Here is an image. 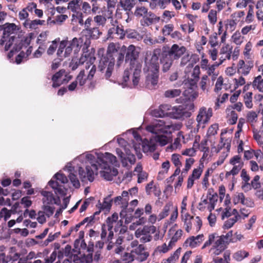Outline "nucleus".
Here are the masks:
<instances>
[{
  "instance_id": "21",
  "label": "nucleus",
  "mask_w": 263,
  "mask_h": 263,
  "mask_svg": "<svg viewBox=\"0 0 263 263\" xmlns=\"http://www.w3.org/2000/svg\"><path fill=\"white\" fill-rule=\"evenodd\" d=\"M253 66L254 63L252 61L245 62L243 60H239L237 65V72L243 76H247Z\"/></svg>"
},
{
  "instance_id": "28",
  "label": "nucleus",
  "mask_w": 263,
  "mask_h": 263,
  "mask_svg": "<svg viewBox=\"0 0 263 263\" xmlns=\"http://www.w3.org/2000/svg\"><path fill=\"white\" fill-rule=\"evenodd\" d=\"M45 24V20L35 19L34 20H26L23 23L24 26L27 29L35 30L39 26H43Z\"/></svg>"
},
{
  "instance_id": "11",
  "label": "nucleus",
  "mask_w": 263,
  "mask_h": 263,
  "mask_svg": "<svg viewBox=\"0 0 263 263\" xmlns=\"http://www.w3.org/2000/svg\"><path fill=\"white\" fill-rule=\"evenodd\" d=\"M156 232V227L154 226H145L143 228H139L135 232L136 238H139L140 241L145 243L152 240L151 234Z\"/></svg>"
},
{
  "instance_id": "16",
  "label": "nucleus",
  "mask_w": 263,
  "mask_h": 263,
  "mask_svg": "<svg viewBox=\"0 0 263 263\" xmlns=\"http://www.w3.org/2000/svg\"><path fill=\"white\" fill-rule=\"evenodd\" d=\"M54 178L55 180L54 181L53 179H51L48 183L49 185L59 194H63V186L60 183L65 184L68 182L66 176L63 174L58 173L54 175Z\"/></svg>"
},
{
  "instance_id": "41",
  "label": "nucleus",
  "mask_w": 263,
  "mask_h": 263,
  "mask_svg": "<svg viewBox=\"0 0 263 263\" xmlns=\"http://www.w3.org/2000/svg\"><path fill=\"white\" fill-rule=\"evenodd\" d=\"M181 90L179 89H168L164 92V96L167 98H174L181 95Z\"/></svg>"
},
{
  "instance_id": "37",
  "label": "nucleus",
  "mask_w": 263,
  "mask_h": 263,
  "mask_svg": "<svg viewBox=\"0 0 263 263\" xmlns=\"http://www.w3.org/2000/svg\"><path fill=\"white\" fill-rule=\"evenodd\" d=\"M86 33L90 38L94 40L99 39L102 34V32L100 31L98 27H93L90 29Z\"/></svg>"
},
{
  "instance_id": "58",
  "label": "nucleus",
  "mask_w": 263,
  "mask_h": 263,
  "mask_svg": "<svg viewBox=\"0 0 263 263\" xmlns=\"http://www.w3.org/2000/svg\"><path fill=\"white\" fill-rule=\"evenodd\" d=\"M237 220H238L236 217L229 218L225 221L223 228L224 229H229L232 227L233 225L237 221Z\"/></svg>"
},
{
  "instance_id": "12",
  "label": "nucleus",
  "mask_w": 263,
  "mask_h": 263,
  "mask_svg": "<svg viewBox=\"0 0 263 263\" xmlns=\"http://www.w3.org/2000/svg\"><path fill=\"white\" fill-rule=\"evenodd\" d=\"M115 59L102 57L100 60L98 68L99 71L104 73L105 78L108 79L114 70Z\"/></svg>"
},
{
  "instance_id": "26",
  "label": "nucleus",
  "mask_w": 263,
  "mask_h": 263,
  "mask_svg": "<svg viewBox=\"0 0 263 263\" xmlns=\"http://www.w3.org/2000/svg\"><path fill=\"white\" fill-rule=\"evenodd\" d=\"M143 214V209L138 208L133 215V228L135 225L138 226L144 224L146 221V218L141 216Z\"/></svg>"
},
{
  "instance_id": "35",
  "label": "nucleus",
  "mask_w": 263,
  "mask_h": 263,
  "mask_svg": "<svg viewBox=\"0 0 263 263\" xmlns=\"http://www.w3.org/2000/svg\"><path fill=\"white\" fill-rule=\"evenodd\" d=\"M173 60L168 58L165 54H163L162 59L161 60V63L163 64L162 70L163 72H166L171 67Z\"/></svg>"
},
{
  "instance_id": "56",
  "label": "nucleus",
  "mask_w": 263,
  "mask_h": 263,
  "mask_svg": "<svg viewBox=\"0 0 263 263\" xmlns=\"http://www.w3.org/2000/svg\"><path fill=\"white\" fill-rule=\"evenodd\" d=\"M147 12V9L144 7H137L134 12V14L138 17L144 16Z\"/></svg>"
},
{
  "instance_id": "34",
  "label": "nucleus",
  "mask_w": 263,
  "mask_h": 263,
  "mask_svg": "<svg viewBox=\"0 0 263 263\" xmlns=\"http://www.w3.org/2000/svg\"><path fill=\"white\" fill-rule=\"evenodd\" d=\"M153 180L149 182L145 186V192L147 195H150L152 192H154V194L156 196H159L161 193L160 190L157 191V186L154 184Z\"/></svg>"
},
{
  "instance_id": "32",
  "label": "nucleus",
  "mask_w": 263,
  "mask_h": 263,
  "mask_svg": "<svg viewBox=\"0 0 263 263\" xmlns=\"http://www.w3.org/2000/svg\"><path fill=\"white\" fill-rule=\"evenodd\" d=\"M119 47L114 43H110L107 47L106 55L104 58H107L108 59H115L114 54L118 51Z\"/></svg>"
},
{
  "instance_id": "5",
  "label": "nucleus",
  "mask_w": 263,
  "mask_h": 263,
  "mask_svg": "<svg viewBox=\"0 0 263 263\" xmlns=\"http://www.w3.org/2000/svg\"><path fill=\"white\" fill-rule=\"evenodd\" d=\"M95 50L93 48H91L90 51H84L81 58L79 60V64L76 63V65L73 66L72 69H76L79 65H82L86 63L85 69L88 70L90 69L88 76V79L91 80L96 71V67L93 64L96 61L95 56Z\"/></svg>"
},
{
  "instance_id": "39",
  "label": "nucleus",
  "mask_w": 263,
  "mask_h": 263,
  "mask_svg": "<svg viewBox=\"0 0 263 263\" xmlns=\"http://www.w3.org/2000/svg\"><path fill=\"white\" fill-rule=\"evenodd\" d=\"M77 82L80 86H83L87 83V82L90 81L85 74V70L84 69L81 70L79 74L77 76Z\"/></svg>"
},
{
  "instance_id": "3",
  "label": "nucleus",
  "mask_w": 263,
  "mask_h": 263,
  "mask_svg": "<svg viewBox=\"0 0 263 263\" xmlns=\"http://www.w3.org/2000/svg\"><path fill=\"white\" fill-rule=\"evenodd\" d=\"M173 127L172 124L169 121L164 120H156V122L152 125H148L146 127L147 131L155 134L154 140L156 143L158 142L160 145L164 146L168 143V138L166 136L160 135V134H167L168 130Z\"/></svg>"
},
{
  "instance_id": "55",
  "label": "nucleus",
  "mask_w": 263,
  "mask_h": 263,
  "mask_svg": "<svg viewBox=\"0 0 263 263\" xmlns=\"http://www.w3.org/2000/svg\"><path fill=\"white\" fill-rule=\"evenodd\" d=\"M216 66H217L216 63H215V64H213L211 66H208V67L205 69L206 70H207V73L209 76L212 75L213 80H214L218 75V73L215 72Z\"/></svg>"
},
{
  "instance_id": "53",
  "label": "nucleus",
  "mask_w": 263,
  "mask_h": 263,
  "mask_svg": "<svg viewBox=\"0 0 263 263\" xmlns=\"http://www.w3.org/2000/svg\"><path fill=\"white\" fill-rule=\"evenodd\" d=\"M170 210V205L167 204L165 205L162 211L158 215L159 220H160L167 216L168 215Z\"/></svg>"
},
{
  "instance_id": "8",
  "label": "nucleus",
  "mask_w": 263,
  "mask_h": 263,
  "mask_svg": "<svg viewBox=\"0 0 263 263\" xmlns=\"http://www.w3.org/2000/svg\"><path fill=\"white\" fill-rule=\"evenodd\" d=\"M117 141L122 149L117 148V154L120 158L123 165L127 166L128 163H132L131 146L123 138H118Z\"/></svg>"
},
{
  "instance_id": "59",
  "label": "nucleus",
  "mask_w": 263,
  "mask_h": 263,
  "mask_svg": "<svg viewBox=\"0 0 263 263\" xmlns=\"http://www.w3.org/2000/svg\"><path fill=\"white\" fill-rule=\"evenodd\" d=\"M118 218V216L117 214H113L111 217H108L107 219V229L108 230H110L112 229L113 227V223L116 222Z\"/></svg>"
},
{
  "instance_id": "61",
  "label": "nucleus",
  "mask_w": 263,
  "mask_h": 263,
  "mask_svg": "<svg viewBox=\"0 0 263 263\" xmlns=\"http://www.w3.org/2000/svg\"><path fill=\"white\" fill-rule=\"evenodd\" d=\"M234 203L235 204L240 202L241 204L245 205V196L243 193H239L236 197L234 199Z\"/></svg>"
},
{
  "instance_id": "29",
  "label": "nucleus",
  "mask_w": 263,
  "mask_h": 263,
  "mask_svg": "<svg viewBox=\"0 0 263 263\" xmlns=\"http://www.w3.org/2000/svg\"><path fill=\"white\" fill-rule=\"evenodd\" d=\"M64 73V70H60L52 76V81L53 82V87H58L62 84V77Z\"/></svg>"
},
{
  "instance_id": "4",
  "label": "nucleus",
  "mask_w": 263,
  "mask_h": 263,
  "mask_svg": "<svg viewBox=\"0 0 263 263\" xmlns=\"http://www.w3.org/2000/svg\"><path fill=\"white\" fill-rule=\"evenodd\" d=\"M157 52L154 51L148 65V73L146 77L145 85L149 89H155L159 80V63L158 54L159 53H157Z\"/></svg>"
},
{
  "instance_id": "13",
  "label": "nucleus",
  "mask_w": 263,
  "mask_h": 263,
  "mask_svg": "<svg viewBox=\"0 0 263 263\" xmlns=\"http://www.w3.org/2000/svg\"><path fill=\"white\" fill-rule=\"evenodd\" d=\"M212 116L213 110L212 108L207 109L204 106L200 108L196 119L197 122V126L199 128L201 126L202 128H204L205 124L209 122Z\"/></svg>"
},
{
  "instance_id": "15",
  "label": "nucleus",
  "mask_w": 263,
  "mask_h": 263,
  "mask_svg": "<svg viewBox=\"0 0 263 263\" xmlns=\"http://www.w3.org/2000/svg\"><path fill=\"white\" fill-rule=\"evenodd\" d=\"M138 244V241L134 240L133 241V248L136 247L134 250L133 249V261L135 259L137 260L140 262H142L145 260L149 256V253L146 251L145 248L143 245Z\"/></svg>"
},
{
  "instance_id": "43",
  "label": "nucleus",
  "mask_w": 263,
  "mask_h": 263,
  "mask_svg": "<svg viewBox=\"0 0 263 263\" xmlns=\"http://www.w3.org/2000/svg\"><path fill=\"white\" fill-rule=\"evenodd\" d=\"M68 45V41L64 40L60 42L59 49L57 51V55L59 57L60 60H62L64 58V51L65 47Z\"/></svg>"
},
{
  "instance_id": "22",
  "label": "nucleus",
  "mask_w": 263,
  "mask_h": 263,
  "mask_svg": "<svg viewBox=\"0 0 263 263\" xmlns=\"http://www.w3.org/2000/svg\"><path fill=\"white\" fill-rule=\"evenodd\" d=\"M190 116L191 113L187 111L183 106L179 105L172 108L171 117L176 119H180L184 117H189Z\"/></svg>"
},
{
  "instance_id": "31",
  "label": "nucleus",
  "mask_w": 263,
  "mask_h": 263,
  "mask_svg": "<svg viewBox=\"0 0 263 263\" xmlns=\"http://www.w3.org/2000/svg\"><path fill=\"white\" fill-rule=\"evenodd\" d=\"M114 24L115 26H113V27L109 29L108 34L111 35V34L115 32V33L118 36V37L120 39H123L125 35L123 29L118 25L116 26L117 23Z\"/></svg>"
},
{
  "instance_id": "18",
  "label": "nucleus",
  "mask_w": 263,
  "mask_h": 263,
  "mask_svg": "<svg viewBox=\"0 0 263 263\" xmlns=\"http://www.w3.org/2000/svg\"><path fill=\"white\" fill-rule=\"evenodd\" d=\"M107 19H110V23L112 26H115L114 23H117V20H114L112 16V12L110 10H107L106 12L102 14H98L94 16L93 21L97 26H104Z\"/></svg>"
},
{
  "instance_id": "33",
  "label": "nucleus",
  "mask_w": 263,
  "mask_h": 263,
  "mask_svg": "<svg viewBox=\"0 0 263 263\" xmlns=\"http://www.w3.org/2000/svg\"><path fill=\"white\" fill-rule=\"evenodd\" d=\"M120 4L121 7L123 9L127 11L126 13L128 15V17L126 19V22H128L130 21L131 18L130 17V10H132V1L131 0H121Z\"/></svg>"
},
{
  "instance_id": "45",
  "label": "nucleus",
  "mask_w": 263,
  "mask_h": 263,
  "mask_svg": "<svg viewBox=\"0 0 263 263\" xmlns=\"http://www.w3.org/2000/svg\"><path fill=\"white\" fill-rule=\"evenodd\" d=\"M81 3V0H71L68 3V9L71 11H77L80 9Z\"/></svg>"
},
{
  "instance_id": "27",
  "label": "nucleus",
  "mask_w": 263,
  "mask_h": 263,
  "mask_svg": "<svg viewBox=\"0 0 263 263\" xmlns=\"http://www.w3.org/2000/svg\"><path fill=\"white\" fill-rule=\"evenodd\" d=\"M41 194L43 197L42 198L43 205H49L52 203L59 204L58 200L54 198L52 193L46 191H42Z\"/></svg>"
},
{
  "instance_id": "25",
  "label": "nucleus",
  "mask_w": 263,
  "mask_h": 263,
  "mask_svg": "<svg viewBox=\"0 0 263 263\" xmlns=\"http://www.w3.org/2000/svg\"><path fill=\"white\" fill-rule=\"evenodd\" d=\"M160 21V17L157 16L154 13L149 11L147 12L146 14L143 16V18L141 20V24L142 26H148L154 22H158Z\"/></svg>"
},
{
  "instance_id": "51",
  "label": "nucleus",
  "mask_w": 263,
  "mask_h": 263,
  "mask_svg": "<svg viewBox=\"0 0 263 263\" xmlns=\"http://www.w3.org/2000/svg\"><path fill=\"white\" fill-rule=\"evenodd\" d=\"M219 126L217 123L211 125L207 131L206 136L208 137H211L215 136L217 134V130H218Z\"/></svg>"
},
{
  "instance_id": "6",
  "label": "nucleus",
  "mask_w": 263,
  "mask_h": 263,
  "mask_svg": "<svg viewBox=\"0 0 263 263\" xmlns=\"http://www.w3.org/2000/svg\"><path fill=\"white\" fill-rule=\"evenodd\" d=\"M224 238V235L218 236L216 233L211 234L209 235V239L205 242L202 249L210 246L214 242L213 246V249H215L214 253L216 255H219L226 249L228 245L227 242H225Z\"/></svg>"
},
{
  "instance_id": "62",
  "label": "nucleus",
  "mask_w": 263,
  "mask_h": 263,
  "mask_svg": "<svg viewBox=\"0 0 263 263\" xmlns=\"http://www.w3.org/2000/svg\"><path fill=\"white\" fill-rule=\"evenodd\" d=\"M238 119V115L234 111L232 110L230 112L229 119L228 120V123L230 125H234L236 123Z\"/></svg>"
},
{
  "instance_id": "2",
  "label": "nucleus",
  "mask_w": 263,
  "mask_h": 263,
  "mask_svg": "<svg viewBox=\"0 0 263 263\" xmlns=\"http://www.w3.org/2000/svg\"><path fill=\"white\" fill-rule=\"evenodd\" d=\"M18 29V27L14 23H6L4 25L3 35L1 40L0 44L1 45L5 44V50L6 51L10 49L11 46H13L14 44L12 49L8 54L9 58L12 55L14 49L16 50V48H15L17 40L16 35Z\"/></svg>"
},
{
  "instance_id": "14",
  "label": "nucleus",
  "mask_w": 263,
  "mask_h": 263,
  "mask_svg": "<svg viewBox=\"0 0 263 263\" xmlns=\"http://www.w3.org/2000/svg\"><path fill=\"white\" fill-rule=\"evenodd\" d=\"M133 136L135 138L137 142H141L142 151L144 153L154 152L157 147L155 141L153 138L150 139H142L141 137L138 133L133 129Z\"/></svg>"
},
{
  "instance_id": "50",
  "label": "nucleus",
  "mask_w": 263,
  "mask_h": 263,
  "mask_svg": "<svg viewBox=\"0 0 263 263\" xmlns=\"http://www.w3.org/2000/svg\"><path fill=\"white\" fill-rule=\"evenodd\" d=\"M181 156L178 154H173L171 156V161L175 167H181L182 163L180 161Z\"/></svg>"
},
{
  "instance_id": "64",
  "label": "nucleus",
  "mask_w": 263,
  "mask_h": 263,
  "mask_svg": "<svg viewBox=\"0 0 263 263\" xmlns=\"http://www.w3.org/2000/svg\"><path fill=\"white\" fill-rule=\"evenodd\" d=\"M63 263H79V257L77 255H71L64 260Z\"/></svg>"
},
{
  "instance_id": "19",
  "label": "nucleus",
  "mask_w": 263,
  "mask_h": 263,
  "mask_svg": "<svg viewBox=\"0 0 263 263\" xmlns=\"http://www.w3.org/2000/svg\"><path fill=\"white\" fill-rule=\"evenodd\" d=\"M186 48L184 46H179L177 44H173L170 49L165 54L173 60L178 59L186 51Z\"/></svg>"
},
{
  "instance_id": "57",
  "label": "nucleus",
  "mask_w": 263,
  "mask_h": 263,
  "mask_svg": "<svg viewBox=\"0 0 263 263\" xmlns=\"http://www.w3.org/2000/svg\"><path fill=\"white\" fill-rule=\"evenodd\" d=\"M194 162L195 160L193 158H190L186 159L185 160V167L182 170L181 174L183 173H187Z\"/></svg>"
},
{
  "instance_id": "54",
  "label": "nucleus",
  "mask_w": 263,
  "mask_h": 263,
  "mask_svg": "<svg viewBox=\"0 0 263 263\" xmlns=\"http://www.w3.org/2000/svg\"><path fill=\"white\" fill-rule=\"evenodd\" d=\"M126 50V47L125 45H123L121 47V52L118 54L117 62V66H120L121 63L123 62L124 58V52H125Z\"/></svg>"
},
{
  "instance_id": "38",
  "label": "nucleus",
  "mask_w": 263,
  "mask_h": 263,
  "mask_svg": "<svg viewBox=\"0 0 263 263\" xmlns=\"http://www.w3.org/2000/svg\"><path fill=\"white\" fill-rule=\"evenodd\" d=\"M253 93L252 92H246L243 95V101L247 108L251 109L253 107L252 102Z\"/></svg>"
},
{
  "instance_id": "49",
  "label": "nucleus",
  "mask_w": 263,
  "mask_h": 263,
  "mask_svg": "<svg viewBox=\"0 0 263 263\" xmlns=\"http://www.w3.org/2000/svg\"><path fill=\"white\" fill-rule=\"evenodd\" d=\"M48 36V32L46 31L40 33L37 39V43L40 44V46L45 47V44L46 43Z\"/></svg>"
},
{
  "instance_id": "63",
  "label": "nucleus",
  "mask_w": 263,
  "mask_h": 263,
  "mask_svg": "<svg viewBox=\"0 0 263 263\" xmlns=\"http://www.w3.org/2000/svg\"><path fill=\"white\" fill-rule=\"evenodd\" d=\"M208 18L210 22L214 25L217 22V12L216 10H211L209 14Z\"/></svg>"
},
{
  "instance_id": "44",
  "label": "nucleus",
  "mask_w": 263,
  "mask_h": 263,
  "mask_svg": "<svg viewBox=\"0 0 263 263\" xmlns=\"http://www.w3.org/2000/svg\"><path fill=\"white\" fill-rule=\"evenodd\" d=\"M249 253L248 252L241 250L235 252L233 255V258L237 261H241L245 258L248 257Z\"/></svg>"
},
{
  "instance_id": "42",
  "label": "nucleus",
  "mask_w": 263,
  "mask_h": 263,
  "mask_svg": "<svg viewBox=\"0 0 263 263\" xmlns=\"http://www.w3.org/2000/svg\"><path fill=\"white\" fill-rule=\"evenodd\" d=\"M72 22L78 23L80 25H83L84 21L83 20V14L81 12L79 11H72Z\"/></svg>"
},
{
  "instance_id": "60",
  "label": "nucleus",
  "mask_w": 263,
  "mask_h": 263,
  "mask_svg": "<svg viewBox=\"0 0 263 263\" xmlns=\"http://www.w3.org/2000/svg\"><path fill=\"white\" fill-rule=\"evenodd\" d=\"M93 24V20L91 17H88L85 22H84V24L83 25L84 26V29H83L82 32H85L90 29L93 28L92 26V25Z\"/></svg>"
},
{
  "instance_id": "20",
  "label": "nucleus",
  "mask_w": 263,
  "mask_h": 263,
  "mask_svg": "<svg viewBox=\"0 0 263 263\" xmlns=\"http://www.w3.org/2000/svg\"><path fill=\"white\" fill-rule=\"evenodd\" d=\"M200 73V67L198 65H196L191 73V76H187L185 80V84H188L191 89L197 87V83L199 81Z\"/></svg>"
},
{
  "instance_id": "1",
  "label": "nucleus",
  "mask_w": 263,
  "mask_h": 263,
  "mask_svg": "<svg viewBox=\"0 0 263 263\" xmlns=\"http://www.w3.org/2000/svg\"><path fill=\"white\" fill-rule=\"evenodd\" d=\"M96 156L89 153H84L78 156L74 161L83 159L87 160L90 165L86 167V172L80 170V177L82 181L87 180L90 182L94 180L95 176L100 174V177L106 180H112L118 174V170L110 164L117 166L118 161L116 156L111 153L96 154Z\"/></svg>"
},
{
  "instance_id": "40",
  "label": "nucleus",
  "mask_w": 263,
  "mask_h": 263,
  "mask_svg": "<svg viewBox=\"0 0 263 263\" xmlns=\"http://www.w3.org/2000/svg\"><path fill=\"white\" fill-rule=\"evenodd\" d=\"M252 86L254 88L258 89L260 92H263V79L261 76H258L254 78L252 82Z\"/></svg>"
},
{
  "instance_id": "30",
  "label": "nucleus",
  "mask_w": 263,
  "mask_h": 263,
  "mask_svg": "<svg viewBox=\"0 0 263 263\" xmlns=\"http://www.w3.org/2000/svg\"><path fill=\"white\" fill-rule=\"evenodd\" d=\"M182 220L184 222L185 231L189 233L192 229V221L194 220V217L190 215L189 213H186L184 215H182Z\"/></svg>"
},
{
  "instance_id": "36",
  "label": "nucleus",
  "mask_w": 263,
  "mask_h": 263,
  "mask_svg": "<svg viewBox=\"0 0 263 263\" xmlns=\"http://www.w3.org/2000/svg\"><path fill=\"white\" fill-rule=\"evenodd\" d=\"M208 145V140L206 139H203L200 142V147L199 149L203 153L201 159L204 160L209 156L210 152V148Z\"/></svg>"
},
{
  "instance_id": "7",
  "label": "nucleus",
  "mask_w": 263,
  "mask_h": 263,
  "mask_svg": "<svg viewBox=\"0 0 263 263\" xmlns=\"http://www.w3.org/2000/svg\"><path fill=\"white\" fill-rule=\"evenodd\" d=\"M78 158V157L75 159H74L72 162L68 163L64 168L65 170L67 171L69 173L68 176L69 180L71 183H72V185L75 188H79L80 186V181L78 178H77V175L74 174V173L76 172V170L77 168H78L79 173L80 170L83 171V172H85L84 171L82 170V168L81 165L79 164V162H81V163L88 162L87 160L83 159L82 160H78L77 162L74 163V161Z\"/></svg>"
},
{
  "instance_id": "46",
  "label": "nucleus",
  "mask_w": 263,
  "mask_h": 263,
  "mask_svg": "<svg viewBox=\"0 0 263 263\" xmlns=\"http://www.w3.org/2000/svg\"><path fill=\"white\" fill-rule=\"evenodd\" d=\"M258 115L254 111H249L246 116L247 121L251 124L255 123L257 120Z\"/></svg>"
},
{
  "instance_id": "10",
  "label": "nucleus",
  "mask_w": 263,
  "mask_h": 263,
  "mask_svg": "<svg viewBox=\"0 0 263 263\" xmlns=\"http://www.w3.org/2000/svg\"><path fill=\"white\" fill-rule=\"evenodd\" d=\"M141 48L133 45V68L134 67V65H136L134 68V71L133 73V85L137 86L140 81L142 65L141 63L136 61L139 57Z\"/></svg>"
},
{
  "instance_id": "9",
  "label": "nucleus",
  "mask_w": 263,
  "mask_h": 263,
  "mask_svg": "<svg viewBox=\"0 0 263 263\" xmlns=\"http://www.w3.org/2000/svg\"><path fill=\"white\" fill-rule=\"evenodd\" d=\"M129 200V193L125 191L122 192L121 196H117L114 199V202L116 205H121L122 210L120 214L121 216L125 218V222L126 223L130 222V214L127 211Z\"/></svg>"
},
{
  "instance_id": "24",
  "label": "nucleus",
  "mask_w": 263,
  "mask_h": 263,
  "mask_svg": "<svg viewBox=\"0 0 263 263\" xmlns=\"http://www.w3.org/2000/svg\"><path fill=\"white\" fill-rule=\"evenodd\" d=\"M172 106L168 104H162L158 109L153 111V115L156 117H164L171 115Z\"/></svg>"
},
{
  "instance_id": "17",
  "label": "nucleus",
  "mask_w": 263,
  "mask_h": 263,
  "mask_svg": "<svg viewBox=\"0 0 263 263\" xmlns=\"http://www.w3.org/2000/svg\"><path fill=\"white\" fill-rule=\"evenodd\" d=\"M85 40L84 41V37H81L79 38L74 37L71 41H68V45L71 47H72L74 52H78L83 44L85 46L86 49L83 48V52L86 51H90L88 49V47L89 46L90 44V41L89 39H88L86 37H85Z\"/></svg>"
},
{
  "instance_id": "47",
  "label": "nucleus",
  "mask_w": 263,
  "mask_h": 263,
  "mask_svg": "<svg viewBox=\"0 0 263 263\" xmlns=\"http://www.w3.org/2000/svg\"><path fill=\"white\" fill-rule=\"evenodd\" d=\"M42 209L46 217L49 218L53 214L55 208L49 205H43Z\"/></svg>"
},
{
  "instance_id": "52",
  "label": "nucleus",
  "mask_w": 263,
  "mask_h": 263,
  "mask_svg": "<svg viewBox=\"0 0 263 263\" xmlns=\"http://www.w3.org/2000/svg\"><path fill=\"white\" fill-rule=\"evenodd\" d=\"M174 28V25L172 24H169L164 25L162 29V33L164 35H171V32L173 31Z\"/></svg>"
},
{
  "instance_id": "48",
  "label": "nucleus",
  "mask_w": 263,
  "mask_h": 263,
  "mask_svg": "<svg viewBox=\"0 0 263 263\" xmlns=\"http://www.w3.org/2000/svg\"><path fill=\"white\" fill-rule=\"evenodd\" d=\"M183 234V231L181 229L177 230L171 238L169 242V246L174 245L175 243L181 238Z\"/></svg>"
},
{
  "instance_id": "23",
  "label": "nucleus",
  "mask_w": 263,
  "mask_h": 263,
  "mask_svg": "<svg viewBox=\"0 0 263 263\" xmlns=\"http://www.w3.org/2000/svg\"><path fill=\"white\" fill-rule=\"evenodd\" d=\"M133 175L137 177V183H142L147 180L148 174L143 171V167L140 163L137 164L133 172Z\"/></svg>"
}]
</instances>
